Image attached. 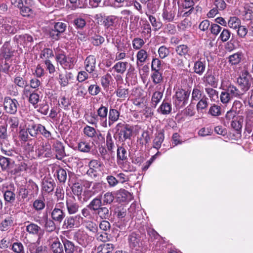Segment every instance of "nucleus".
<instances>
[{
  "instance_id": "obj_14",
  "label": "nucleus",
  "mask_w": 253,
  "mask_h": 253,
  "mask_svg": "<svg viewBox=\"0 0 253 253\" xmlns=\"http://www.w3.org/2000/svg\"><path fill=\"white\" fill-rule=\"evenodd\" d=\"M108 111V108L103 105H101L96 111V115L100 121V125L105 128L108 127L107 115Z\"/></svg>"
},
{
  "instance_id": "obj_22",
  "label": "nucleus",
  "mask_w": 253,
  "mask_h": 253,
  "mask_svg": "<svg viewBox=\"0 0 253 253\" xmlns=\"http://www.w3.org/2000/svg\"><path fill=\"white\" fill-rule=\"evenodd\" d=\"M108 114V121L107 122V124L108 126L110 127L119 120L120 113L117 109L110 108Z\"/></svg>"
},
{
  "instance_id": "obj_26",
  "label": "nucleus",
  "mask_w": 253,
  "mask_h": 253,
  "mask_svg": "<svg viewBox=\"0 0 253 253\" xmlns=\"http://www.w3.org/2000/svg\"><path fill=\"white\" fill-rule=\"evenodd\" d=\"M53 148L56 153V158L61 160L65 156L64 147L60 142H57L53 145Z\"/></svg>"
},
{
  "instance_id": "obj_44",
  "label": "nucleus",
  "mask_w": 253,
  "mask_h": 253,
  "mask_svg": "<svg viewBox=\"0 0 253 253\" xmlns=\"http://www.w3.org/2000/svg\"><path fill=\"white\" fill-rule=\"evenodd\" d=\"M163 91H156L153 93L151 98V103L154 107L155 108L160 102L163 97Z\"/></svg>"
},
{
  "instance_id": "obj_39",
  "label": "nucleus",
  "mask_w": 253,
  "mask_h": 253,
  "mask_svg": "<svg viewBox=\"0 0 253 253\" xmlns=\"http://www.w3.org/2000/svg\"><path fill=\"white\" fill-rule=\"evenodd\" d=\"M27 190L29 192V195L33 196H37L39 193V187L37 184L32 180L30 179L27 182Z\"/></svg>"
},
{
  "instance_id": "obj_53",
  "label": "nucleus",
  "mask_w": 253,
  "mask_h": 253,
  "mask_svg": "<svg viewBox=\"0 0 253 253\" xmlns=\"http://www.w3.org/2000/svg\"><path fill=\"white\" fill-rule=\"evenodd\" d=\"M54 56L52 49L48 48H44L42 50L40 57L45 60H49V58Z\"/></svg>"
},
{
  "instance_id": "obj_24",
  "label": "nucleus",
  "mask_w": 253,
  "mask_h": 253,
  "mask_svg": "<svg viewBox=\"0 0 253 253\" xmlns=\"http://www.w3.org/2000/svg\"><path fill=\"white\" fill-rule=\"evenodd\" d=\"M0 150L3 154L8 156H13L14 152L10 148V145L7 139L0 140Z\"/></svg>"
},
{
  "instance_id": "obj_34",
  "label": "nucleus",
  "mask_w": 253,
  "mask_h": 253,
  "mask_svg": "<svg viewBox=\"0 0 253 253\" xmlns=\"http://www.w3.org/2000/svg\"><path fill=\"white\" fill-rule=\"evenodd\" d=\"M140 23L142 29V34L145 36H147L148 37H150L151 33V27L149 22L146 19L141 18Z\"/></svg>"
},
{
  "instance_id": "obj_42",
  "label": "nucleus",
  "mask_w": 253,
  "mask_h": 253,
  "mask_svg": "<svg viewBox=\"0 0 253 253\" xmlns=\"http://www.w3.org/2000/svg\"><path fill=\"white\" fill-rule=\"evenodd\" d=\"M62 242L64 245L65 252L66 253H74L76 247L73 242L65 238L62 239Z\"/></svg>"
},
{
  "instance_id": "obj_59",
  "label": "nucleus",
  "mask_w": 253,
  "mask_h": 253,
  "mask_svg": "<svg viewBox=\"0 0 253 253\" xmlns=\"http://www.w3.org/2000/svg\"><path fill=\"white\" fill-rule=\"evenodd\" d=\"M106 146L108 150L111 152L115 147L114 140L111 132L108 131L106 135Z\"/></svg>"
},
{
  "instance_id": "obj_3",
  "label": "nucleus",
  "mask_w": 253,
  "mask_h": 253,
  "mask_svg": "<svg viewBox=\"0 0 253 253\" xmlns=\"http://www.w3.org/2000/svg\"><path fill=\"white\" fill-rule=\"evenodd\" d=\"M237 83L240 89L245 93L250 88L251 84L253 83V78L248 71L243 70L237 78Z\"/></svg>"
},
{
  "instance_id": "obj_21",
  "label": "nucleus",
  "mask_w": 253,
  "mask_h": 253,
  "mask_svg": "<svg viewBox=\"0 0 253 253\" xmlns=\"http://www.w3.org/2000/svg\"><path fill=\"white\" fill-rule=\"evenodd\" d=\"M88 166L89 169L86 174L91 177H96L97 176V169L101 166L100 162L97 160H92L89 162Z\"/></svg>"
},
{
  "instance_id": "obj_48",
  "label": "nucleus",
  "mask_w": 253,
  "mask_h": 253,
  "mask_svg": "<svg viewBox=\"0 0 253 253\" xmlns=\"http://www.w3.org/2000/svg\"><path fill=\"white\" fill-rule=\"evenodd\" d=\"M205 92L211 101H215L218 98V92L213 87H206Z\"/></svg>"
},
{
  "instance_id": "obj_4",
  "label": "nucleus",
  "mask_w": 253,
  "mask_h": 253,
  "mask_svg": "<svg viewBox=\"0 0 253 253\" xmlns=\"http://www.w3.org/2000/svg\"><path fill=\"white\" fill-rule=\"evenodd\" d=\"M115 129L120 141H125L130 139L132 135V128L129 125L120 123L116 126Z\"/></svg>"
},
{
  "instance_id": "obj_15",
  "label": "nucleus",
  "mask_w": 253,
  "mask_h": 253,
  "mask_svg": "<svg viewBox=\"0 0 253 253\" xmlns=\"http://www.w3.org/2000/svg\"><path fill=\"white\" fill-rule=\"evenodd\" d=\"M66 206L69 214H75L77 213L79 210L80 206L76 202L74 196H70L67 198Z\"/></svg>"
},
{
  "instance_id": "obj_57",
  "label": "nucleus",
  "mask_w": 253,
  "mask_h": 253,
  "mask_svg": "<svg viewBox=\"0 0 253 253\" xmlns=\"http://www.w3.org/2000/svg\"><path fill=\"white\" fill-rule=\"evenodd\" d=\"M78 148L79 150L81 152L88 153L90 151L91 146L88 142L81 141L78 143Z\"/></svg>"
},
{
  "instance_id": "obj_50",
  "label": "nucleus",
  "mask_w": 253,
  "mask_h": 253,
  "mask_svg": "<svg viewBox=\"0 0 253 253\" xmlns=\"http://www.w3.org/2000/svg\"><path fill=\"white\" fill-rule=\"evenodd\" d=\"M208 98L206 96H203L202 98L198 100L196 105V109L198 111L206 109L208 106Z\"/></svg>"
},
{
  "instance_id": "obj_12",
  "label": "nucleus",
  "mask_w": 253,
  "mask_h": 253,
  "mask_svg": "<svg viewBox=\"0 0 253 253\" xmlns=\"http://www.w3.org/2000/svg\"><path fill=\"white\" fill-rule=\"evenodd\" d=\"M67 28L66 23L62 22H55L53 27L49 32V36L55 40L59 39L60 34L64 33Z\"/></svg>"
},
{
  "instance_id": "obj_20",
  "label": "nucleus",
  "mask_w": 253,
  "mask_h": 253,
  "mask_svg": "<svg viewBox=\"0 0 253 253\" xmlns=\"http://www.w3.org/2000/svg\"><path fill=\"white\" fill-rule=\"evenodd\" d=\"M73 79V75L70 72L65 71L59 73L58 82L62 87L68 85L69 81Z\"/></svg>"
},
{
  "instance_id": "obj_46",
  "label": "nucleus",
  "mask_w": 253,
  "mask_h": 253,
  "mask_svg": "<svg viewBox=\"0 0 253 253\" xmlns=\"http://www.w3.org/2000/svg\"><path fill=\"white\" fill-rule=\"evenodd\" d=\"M101 197V200L103 205L106 206L111 204L114 200V195L112 192H106Z\"/></svg>"
},
{
  "instance_id": "obj_10",
  "label": "nucleus",
  "mask_w": 253,
  "mask_h": 253,
  "mask_svg": "<svg viewBox=\"0 0 253 253\" xmlns=\"http://www.w3.org/2000/svg\"><path fill=\"white\" fill-rule=\"evenodd\" d=\"M205 86L212 87L213 88L217 87L218 83V75L211 70H208L202 78Z\"/></svg>"
},
{
  "instance_id": "obj_55",
  "label": "nucleus",
  "mask_w": 253,
  "mask_h": 253,
  "mask_svg": "<svg viewBox=\"0 0 253 253\" xmlns=\"http://www.w3.org/2000/svg\"><path fill=\"white\" fill-rule=\"evenodd\" d=\"M27 129L31 136L36 137L39 132V124H32L29 125Z\"/></svg>"
},
{
  "instance_id": "obj_60",
  "label": "nucleus",
  "mask_w": 253,
  "mask_h": 253,
  "mask_svg": "<svg viewBox=\"0 0 253 253\" xmlns=\"http://www.w3.org/2000/svg\"><path fill=\"white\" fill-rule=\"evenodd\" d=\"M117 20V17L114 15H110L107 16L103 21L104 26L108 28L111 26H113Z\"/></svg>"
},
{
  "instance_id": "obj_9",
  "label": "nucleus",
  "mask_w": 253,
  "mask_h": 253,
  "mask_svg": "<svg viewBox=\"0 0 253 253\" xmlns=\"http://www.w3.org/2000/svg\"><path fill=\"white\" fill-rule=\"evenodd\" d=\"M3 105L4 110L7 113L14 115L17 112L19 104L16 99L6 96L3 99Z\"/></svg>"
},
{
  "instance_id": "obj_47",
  "label": "nucleus",
  "mask_w": 253,
  "mask_h": 253,
  "mask_svg": "<svg viewBox=\"0 0 253 253\" xmlns=\"http://www.w3.org/2000/svg\"><path fill=\"white\" fill-rule=\"evenodd\" d=\"M189 50V48L185 44L179 45L176 46L175 48V51L178 55L185 57H186V56L189 55L188 52Z\"/></svg>"
},
{
  "instance_id": "obj_54",
  "label": "nucleus",
  "mask_w": 253,
  "mask_h": 253,
  "mask_svg": "<svg viewBox=\"0 0 253 253\" xmlns=\"http://www.w3.org/2000/svg\"><path fill=\"white\" fill-rule=\"evenodd\" d=\"M57 179L60 183H64L67 179V172L62 168H59L56 170Z\"/></svg>"
},
{
  "instance_id": "obj_52",
  "label": "nucleus",
  "mask_w": 253,
  "mask_h": 253,
  "mask_svg": "<svg viewBox=\"0 0 253 253\" xmlns=\"http://www.w3.org/2000/svg\"><path fill=\"white\" fill-rule=\"evenodd\" d=\"M171 110V104L169 103L163 101L160 105L158 111L164 115L169 114L170 113Z\"/></svg>"
},
{
  "instance_id": "obj_19",
  "label": "nucleus",
  "mask_w": 253,
  "mask_h": 253,
  "mask_svg": "<svg viewBox=\"0 0 253 253\" xmlns=\"http://www.w3.org/2000/svg\"><path fill=\"white\" fill-rule=\"evenodd\" d=\"M206 67V63L204 59L200 58L194 62L193 68L195 73L199 76H202L205 73Z\"/></svg>"
},
{
  "instance_id": "obj_33",
  "label": "nucleus",
  "mask_w": 253,
  "mask_h": 253,
  "mask_svg": "<svg viewBox=\"0 0 253 253\" xmlns=\"http://www.w3.org/2000/svg\"><path fill=\"white\" fill-rule=\"evenodd\" d=\"M148 57V54L145 50L144 49L139 50L136 54L137 65L139 66L140 65V63L142 65L143 63L145 62Z\"/></svg>"
},
{
  "instance_id": "obj_6",
  "label": "nucleus",
  "mask_w": 253,
  "mask_h": 253,
  "mask_svg": "<svg viewBox=\"0 0 253 253\" xmlns=\"http://www.w3.org/2000/svg\"><path fill=\"white\" fill-rule=\"evenodd\" d=\"M55 60L65 69H73L75 64V59L73 57H67L62 52L56 54Z\"/></svg>"
},
{
  "instance_id": "obj_37",
  "label": "nucleus",
  "mask_w": 253,
  "mask_h": 253,
  "mask_svg": "<svg viewBox=\"0 0 253 253\" xmlns=\"http://www.w3.org/2000/svg\"><path fill=\"white\" fill-rule=\"evenodd\" d=\"M127 64V62L119 61L114 65L112 70L118 74H123L126 71Z\"/></svg>"
},
{
  "instance_id": "obj_2",
  "label": "nucleus",
  "mask_w": 253,
  "mask_h": 253,
  "mask_svg": "<svg viewBox=\"0 0 253 253\" xmlns=\"http://www.w3.org/2000/svg\"><path fill=\"white\" fill-rule=\"evenodd\" d=\"M190 96V92L182 88L176 90L172 96L173 103L177 109L183 108L187 103Z\"/></svg>"
},
{
  "instance_id": "obj_30",
  "label": "nucleus",
  "mask_w": 253,
  "mask_h": 253,
  "mask_svg": "<svg viewBox=\"0 0 253 253\" xmlns=\"http://www.w3.org/2000/svg\"><path fill=\"white\" fill-rule=\"evenodd\" d=\"M28 169V166L26 161H23L16 165V167L13 168L10 171V173L12 174H16L21 171H26Z\"/></svg>"
},
{
  "instance_id": "obj_17",
  "label": "nucleus",
  "mask_w": 253,
  "mask_h": 253,
  "mask_svg": "<svg viewBox=\"0 0 253 253\" xmlns=\"http://www.w3.org/2000/svg\"><path fill=\"white\" fill-rule=\"evenodd\" d=\"M176 7L173 6H167L163 9L162 16L165 21L171 22L174 18Z\"/></svg>"
},
{
  "instance_id": "obj_43",
  "label": "nucleus",
  "mask_w": 253,
  "mask_h": 253,
  "mask_svg": "<svg viewBox=\"0 0 253 253\" xmlns=\"http://www.w3.org/2000/svg\"><path fill=\"white\" fill-rule=\"evenodd\" d=\"M4 200L8 203H11L15 200L16 195L14 193V189H7L5 191L3 194Z\"/></svg>"
},
{
  "instance_id": "obj_38",
  "label": "nucleus",
  "mask_w": 253,
  "mask_h": 253,
  "mask_svg": "<svg viewBox=\"0 0 253 253\" xmlns=\"http://www.w3.org/2000/svg\"><path fill=\"white\" fill-rule=\"evenodd\" d=\"M40 238L36 243H31L29 244L27 248L30 253H42L43 247L40 246L38 242Z\"/></svg>"
},
{
  "instance_id": "obj_18",
  "label": "nucleus",
  "mask_w": 253,
  "mask_h": 253,
  "mask_svg": "<svg viewBox=\"0 0 253 253\" xmlns=\"http://www.w3.org/2000/svg\"><path fill=\"white\" fill-rule=\"evenodd\" d=\"M14 165L15 161L11 159L3 156L0 157V167L2 171H7L10 172Z\"/></svg>"
},
{
  "instance_id": "obj_45",
  "label": "nucleus",
  "mask_w": 253,
  "mask_h": 253,
  "mask_svg": "<svg viewBox=\"0 0 253 253\" xmlns=\"http://www.w3.org/2000/svg\"><path fill=\"white\" fill-rule=\"evenodd\" d=\"M33 206L35 211H42L45 207L44 198H39L35 200Z\"/></svg>"
},
{
  "instance_id": "obj_36",
  "label": "nucleus",
  "mask_w": 253,
  "mask_h": 253,
  "mask_svg": "<svg viewBox=\"0 0 253 253\" xmlns=\"http://www.w3.org/2000/svg\"><path fill=\"white\" fill-rule=\"evenodd\" d=\"M55 186V183L52 179H44L42 182V190L46 193L52 192Z\"/></svg>"
},
{
  "instance_id": "obj_8",
  "label": "nucleus",
  "mask_w": 253,
  "mask_h": 253,
  "mask_svg": "<svg viewBox=\"0 0 253 253\" xmlns=\"http://www.w3.org/2000/svg\"><path fill=\"white\" fill-rule=\"evenodd\" d=\"M64 203L60 202L56 204L55 208L50 212L51 218L57 223H61L66 216V213L63 210Z\"/></svg>"
},
{
  "instance_id": "obj_49",
  "label": "nucleus",
  "mask_w": 253,
  "mask_h": 253,
  "mask_svg": "<svg viewBox=\"0 0 253 253\" xmlns=\"http://www.w3.org/2000/svg\"><path fill=\"white\" fill-rule=\"evenodd\" d=\"M112 244H103L99 246L97 249V253H109L113 250Z\"/></svg>"
},
{
  "instance_id": "obj_28",
  "label": "nucleus",
  "mask_w": 253,
  "mask_h": 253,
  "mask_svg": "<svg viewBox=\"0 0 253 253\" xmlns=\"http://www.w3.org/2000/svg\"><path fill=\"white\" fill-rule=\"evenodd\" d=\"M111 208L108 207L102 206L95 212L99 217L102 219H109L111 215Z\"/></svg>"
},
{
  "instance_id": "obj_23",
  "label": "nucleus",
  "mask_w": 253,
  "mask_h": 253,
  "mask_svg": "<svg viewBox=\"0 0 253 253\" xmlns=\"http://www.w3.org/2000/svg\"><path fill=\"white\" fill-rule=\"evenodd\" d=\"M29 224L26 227V231L30 234L40 236L42 228L37 224L28 221Z\"/></svg>"
},
{
  "instance_id": "obj_29",
  "label": "nucleus",
  "mask_w": 253,
  "mask_h": 253,
  "mask_svg": "<svg viewBox=\"0 0 253 253\" xmlns=\"http://www.w3.org/2000/svg\"><path fill=\"white\" fill-rule=\"evenodd\" d=\"M44 227L46 231L48 232H51L55 230L56 225L55 221L51 218H49L48 215H46L44 217Z\"/></svg>"
},
{
  "instance_id": "obj_51",
  "label": "nucleus",
  "mask_w": 253,
  "mask_h": 253,
  "mask_svg": "<svg viewBox=\"0 0 253 253\" xmlns=\"http://www.w3.org/2000/svg\"><path fill=\"white\" fill-rule=\"evenodd\" d=\"M8 124L11 131L17 130L19 125V119L17 117L12 116L8 119Z\"/></svg>"
},
{
  "instance_id": "obj_61",
  "label": "nucleus",
  "mask_w": 253,
  "mask_h": 253,
  "mask_svg": "<svg viewBox=\"0 0 253 253\" xmlns=\"http://www.w3.org/2000/svg\"><path fill=\"white\" fill-rule=\"evenodd\" d=\"M19 8L20 9V13L23 16L30 17L32 16L33 14V7L24 5V3H23V6Z\"/></svg>"
},
{
  "instance_id": "obj_31",
  "label": "nucleus",
  "mask_w": 253,
  "mask_h": 253,
  "mask_svg": "<svg viewBox=\"0 0 253 253\" xmlns=\"http://www.w3.org/2000/svg\"><path fill=\"white\" fill-rule=\"evenodd\" d=\"M206 96L198 86H194L191 94V102H197L202 98L203 96Z\"/></svg>"
},
{
  "instance_id": "obj_7",
  "label": "nucleus",
  "mask_w": 253,
  "mask_h": 253,
  "mask_svg": "<svg viewBox=\"0 0 253 253\" xmlns=\"http://www.w3.org/2000/svg\"><path fill=\"white\" fill-rule=\"evenodd\" d=\"M62 228L64 229H69L79 227L83 220V217L80 214L74 216H67L64 219Z\"/></svg>"
},
{
  "instance_id": "obj_64",
  "label": "nucleus",
  "mask_w": 253,
  "mask_h": 253,
  "mask_svg": "<svg viewBox=\"0 0 253 253\" xmlns=\"http://www.w3.org/2000/svg\"><path fill=\"white\" fill-rule=\"evenodd\" d=\"M11 250L15 253H25L23 245L21 242L14 243L12 245Z\"/></svg>"
},
{
  "instance_id": "obj_5",
  "label": "nucleus",
  "mask_w": 253,
  "mask_h": 253,
  "mask_svg": "<svg viewBox=\"0 0 253 253\" xmlns=\"http://www.w3.org/2000/svg\"><path fill=\"white\" fill-rule=\"evenodd\" d=\"M1 27L5 33L14 34L19 29V22L11 17H6L3 19Z\"/></svg>"
},
{
  "instance_id": "obj_13",
  "label": "nucleus",
  "mask_w": 253,
  "mask_h": 253,
  "mask_svg": "<svg viewBox=\"0 0 253 253\" xmlns=\"http://www.w3.org/2000/svg\"><path fill=\"white\" fill-rule=\"evenodd\" d=\"M74 238L83 247H86L91 241V237L82 229H79L75 233Z\"/></svg>"
},
{
  "instance_id": "obj_56",
  "label": "nucleus",
  "mask_w": 253,
  "mask_h": 253,
  "mask_svg": "<svg viewBox=\"0 0 253 253\" xmlns=\"http://www.w3.org/2000/svg\"><path fill=\"white\" fill-rule=\"evenodd\" d=\"M228 25L230 28L236 29L241 25V20L235 16L230 17L228 21Z\"/></svg>"
},
{
  "instance_id": "obj_25",
  "label": "nucleus",
  "mask_w": 253,
  "mask_h": 253,
  "mask_svg": "<svg viewBox=\"0 0 253 253\" xmlns=\"http://www.w3.org/2000/svg\"><path fill=\"white\" fill-rule=\"evenodd\" d=\"M103 205L101 197L97 196L93 198L87 205V207L90 209L91 211H94L95 213Z\"/></svg>"
},
{
  "instance_id": "obj_58",
  "label": "nucleus",
  "mask_w": 253,
  "mask_h": 253,
  "mask_svg": "<svg viewBox=\"0 0 253 253\" xmlns=\"http://www.w3.org/2000/svg\"><path fill=\"white\" fill-rule=\"evenodd\" d=\"M153 72L151 75V78L153 82L155 84L161 83L163 80L162 76V73L160 72V70L153 71Z\"/></svg>"
},
{
  "instance_id": "obj_16",
  "label": "nucleus",
  "mask_w": 253,
  "mask_h": 253,
  "mask_svg": "<svg viewBox=\"0 0 253 253\" xmlns=\"http://www.w3.org/2000/svg\"><path fill=\"white\" fill-rule=\"evenodd\" d=\"M84 65L85 70L88 73H92L93 77L97 76V74L94 73L96 68V58L93 55L88 56L84 60Z\"/></svg>"
},
{
  "instance_id": "obj_41",
  "label": "nucleus",
  "mask_w": 253,
  "mask_h": 253,
  "mask_svg": "<svg viewBox=\"0 0 253 253\" xmlns=\"http://www.w3.org/2000/svg\"><path fill=\"white\" fill-rule=\"evenodd\" d=\"M129 246L131 248H135L139 246L140 239L139 236L135 233L130 234L128 238Z\"/></svg>"
},
{
  "instance_id": "obj_32",
  "label": "nucleus",
  "mask_w": 253,
  "mask_h": 253,
  "mask_svg": "<svg viewBox=\"0 0 253 253\" xmlns=\"http://www.w3.org/2000/svg\"><path fill=\"white\" fill-rule=\"evenodd\" d=\"M50 249L53 253H62L63 247L58 238L54 239L50 245Z\"/></svg>"
},
{
  "instance_id": "obj_35",
  "label": "nucleus",
  "mask_w": 253,
  "mask_h": 253,
  "mask_svg": "<svg viewBox=\"0 0 253 253\" xmlns=\"http://www.w3.org/2000/svg\"><path fill=\"white\" fill-rule=\"evenodd\" d=\"M165 138L164 133L163 132H159L156 134L155 137L153 140V147L156 149H159L162 143L164 141Z\"/></svg>"
},
{
  "instance_id": "obj_27",
  "label": "nucleus",
  "mask_w": 253,
  "mask_h": 253,
  "mask_svg": "<svg viewBox=\"0 0 253 253\" xmlns=\"http://www.w3.org/2000/svg\"><path fill=\"white\" fill-rule=\"evenodd\" d=\"M243 57V53L242 51H238L228 57V62L231 65H236L241 62Z\"/></svg>"
},
{
  "instance_id": "obj_1",
  "label": "nucleus",
  "mask_w": 253,
  "mask_h": 253,
  "mask_svg": "<svg viewBox=\"0 0 253 253\" xmlns=\"http://www.w3.org/2000/svg\"><path fill=\"white\" fill-rule=\"evenodd\" d=\"M222 91L220 95L221 102L223 104L228 103L234 98H241L244 92L240 89L233 84H229L228 85H223Z\"/></svg>"
},
{
  "instance_id": "obj_40",
  "label": "nucleus",
  "mask_w": 253,
  "mask_h": 253,
  "mask_svg": "<svg viewBox=\"0 0 253 253\" xmlns=\"http://www.w3.org/2000/svg\"><path fill=\"white\" fill-rule=\"evenodd\" d=\"M118 199L121 202L130 201L131 199V195L125 189H120L117 194Z\"/></svg>"
},
{
  "instance_id": "obj_62",
  "label": "nucleus",
  "mask_w": 253,
  "mask_h": 253,
  "mask_svg": "<svg viewBox=\"0 0 253 253\" xmlns=\"http://www.w3.org/2000/svg\"><path fill=\"white\" fill-rule=\"evenodd\" d=\"M145 42L142 39L135 38L132 41L133 48L135 50H140L144 45Z\"/></svg>"
},
{
  "instance_id": "obj_63",
  "label": "nucleus",
  "mask_w": 253,
  "mask_h": 253,
  "mask_svg": "<svg viewBox=\"0 0 253 253\" xmlns=\"http://www.w3.org/2000/svg\"><path fill=\"white\" fill-rule=\"evenodd\" d=\"M13 83L20 87L23 88L28 86L27 81L22 77L15 76L13 79Z\"/></svg>"
},
{
  "instance_id": "obj_11",
  "label": "nucleus",
  "mask_w": 253,
  "mask_h": 253,
  "mask_svg": "<svg viewBox=\"0 0 253 253\" xmlns=\"http://www.w3.org/2000/svg\"><path fill=\"white\" fill-rule=\"evenodd\" d=\"M35 153L38 158H49L52 156L51 146L48 142H42L36 149Z\"/></svg>"
}]
</instances>
